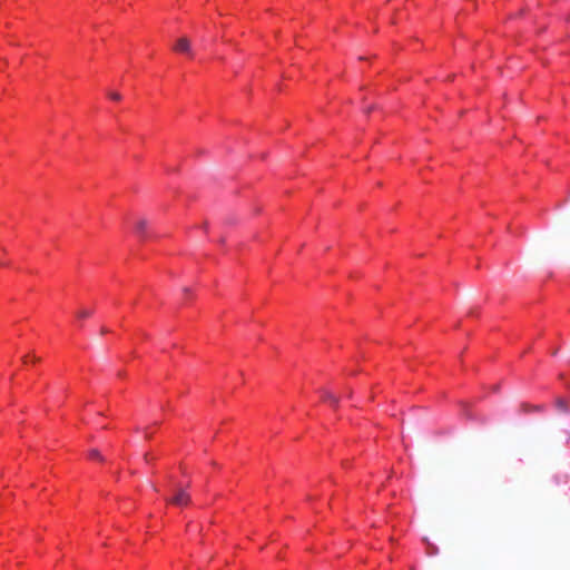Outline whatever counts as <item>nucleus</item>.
<instances>
[{"label": "nucleus", "mask_w": 570, "mask_h": 570, "mask_svg": "<svg viewBox=\"0 0 570 570\" xmlns=\"http://www.w3.org/2000/svg\"><path fill=\"white\" fill-rule=\"evenodd\" d=\"M189 494L185 490H178L168 502L173 505L185 507L189 503Z\"/></svg>", "instance_id": "obj_1"}, {"label": "nucleus", "mask_w": 570, "mask_h": 570, "mask_svg": "<svg viewBox=\"0 0 570 570\" xmlns=\"http://www.w3.org/2000/svg\"><path fill=\"white\" fill-rule=\"evenodd\" d=\"M174 51L180 55H190V41L181 37L174 45Z\"/></svg>", "instance_id": "obj_2"}, {"label": "nucleus", "mask_w": 570, "mask_h": 570, "mask_svg": "<svg viewBox=\"0 0 570 570\" xmlns=\"http://www.w3.org/2000/svg\"><path fill=\"white\" fill-rule=\"evenodd\" d=\"M37 361V357L33 353H28L26 354L23 357H22V362L23 364L26 365H29V364H35Z\"/></svg>", "instance_id": "obj_3"}, {"label": "nucleus", "mask_w": 570, "mask_h": 570, "mask_svg": "<svg viewBox=\"0 0 570 570\" xmlns=\"http://www.w3.org/2000/svg\"><path fill=\"white\" fill-rule=\"evenodd\" d=\"M107 97L109 100L118 102L121 99V96L117 91H108Z\"/></svg>", "instance_id": "obj_4"}, {"label": "nucleus", "mask_w": 570, "mask_h": 570, "mask_svg": "<svg viewBox=\"0 0 570 570\" xmlns=\"http://www.w3.org/2000/svg\"><path fill=\"white\" fill-rule=\"evenodd\" d=\"M91 315V312L89 309H81L78 312L79 318H85Z\"/></svg>", "instance_id": "obj_5"}, {"label": "nucleus", "mask_w": 570, "mask_h": 570, "mask_svg": "<svg viewBox=\"0 0 570 570\" xmlns=\"http://www.w3.org/2000/svg\"><path fill=\"white\" fill-rule=\"evenodd\" d=\"M88 458H89L90 460H99L100 454H99V452H98V451L92 450V451H90V452H89Z\"/></svg>", "instance_id": "obj_6"}, {"label": "nucleus", "mask_w": 570, "mask_h": 570, "mask_svg": "<svg viewBox=\"0 0 570 570\" xmlns=\"http://www.w3.org/2000/svg\"><path fill=\"white\" fill-rule=\"evenodd\" d=\"M145 228V222L140 220L137 223V232L140 233Z\"/></svg>", "instance_id": "obj_7"}]
</instances>
